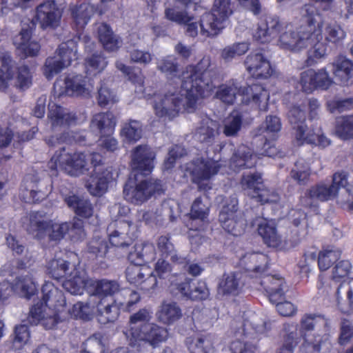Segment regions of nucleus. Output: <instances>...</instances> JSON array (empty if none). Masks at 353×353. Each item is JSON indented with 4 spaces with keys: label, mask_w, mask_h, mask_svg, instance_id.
Here are the masks:
<instances>
[{
    "label": "nucleus",
    "mask_w": 353,
    "mask_h": 353,
    "mask_svg": "<svg viewBox=\"0 0 353 353\" xmlns=\"http://www.w3.org/2000/svg\"><path fill=\"white\" fill-rule=\"evenodd\" d=\"M90 293L96 296L99 299L103 298L112 299V296L119 291V284L115 281L102 279L94 281L92 279Z\"/></svg>",
    "instance_id": "obj_33"
},
{
    "label": "nucleus",
    "mask_w": 353,
    "mask_h": 353,
    "mask_svg": "<svg viewBox=\"0 0 353 353\" xmlns=\"http://www.w3.org/2000/svg\"><path fill=\"white\" fill-rule=\"evenodd\" d=\"M254 225L258 226L259 234L262 236L265 244L273 248L280 245L281 238L272 223L270 224L266 219H258L254 221Z\"/></svg>",
    "instance_id": "obj_36"
},
{
    "label": "nucleus",
    "mask_w": 353,
    "mask_h": 353,
    "mask_svg": "<svg viewBox=\"0 0 353 353\" xmlns=\"http://www.w3.org/2000/svg\"><path fill=\"white\" fill-rule=\"evenodd\" d=\"M185 298L193 300H205L208 298L210 295L209 290L205 282L199 281L188 291Z\"/></svg>",
    "instance_id": "obj_64"
},
{
    "label": "nucleus",
    "mask_w": 353,
    "mask_h": 353,
    "mask_svg": "<svg viewBox=\"0 0 353 353\" xmlns=\"http://www.w3.org/2000/svg\"><path fill=\"white\" fill-rule=\"evenodd\" d=\"M256 163V156L252 150L245 145L240 146L231 159L230 165L233 169L250 168Z\"/></svg>",
    "instance_id": "obj_37"
},
{
    "label": "nucleus",
    "mask_w": 353,
    "mask_h": 353,
    "mask_svg": "<svg viewBox=\"0 0 353 353\" xmlns=\"http://www.w3.org/2000/svg\"><path fill=\"white\" fill-rule=\"evenodd\" d=\"M289 121L294 130V134L296 144L299 145L304 144V143H314L315 138L314 135L305 133L308 130L305 121V110L301 109L300 107L294 106L289 112Z\"/></svg>",
    "instance_id": "obj_17"
},
{
    "label": "nucleus",
    "mask_w": 353,
    "mask_h": 353,
    "mask_svg": "<svg viewBox=\"0 0 353 353\" xmlns=\"http://www.w3.org/2000/svg\"><path fill=\"white\" fill-rule=\"evenodd\" d=\"M125 274L130 283L140 286L143 290L149 291L157 287V277L147 265H130Z\"/></svg>",
    "instance_id": "obj_15"
},
{
    "label": "nucleus",
    "mask_w": 353,
    "mask_h": 353,
    "mask_svg": "<svg viewBox=\"0 0 353 353\" xmlns=\"http://www.w3.org/2000/svg\"><path fill=\"white\" fill-rule=\"evenodd\" d=\"M195 0H175L173 6L165 10V16L167 19L179 25H185L192 21L194 17L188 11L192 2Z\"/></svg>",
    "instance_id": "obj_25"
},
{
    "label": "nucleus",
    "mask_w": 353,
    "mask_h": 353,
    "mask_svg": "<svg viewBox=\"0 0 353 353\" xmlns=\"http://www.w3.org/2000/svg\"><path fill=\"white\" fill-rule=\"evenodd\" d=\"M333 72L341 83H347L353 77V63L345 57H339L333 63Z\"/></svg>",
    "instance_id": "obj_44"
},
{
    "label": "nucleus",
    "mask_w": 353,
    "mask_h": 353,
    "mask_svg": "<svg viewBox=\"0 0 353 353\" xmlns=\"http://www.w3.org/2000/svg\"><path fill=\"white\" fill-rule=\"evenodd\" d=\"M64 201L79 217L88 219L94 216L93 205L88 199L70 194L64 196Z\"/></svg>",
    "instance_id": "obj_29"
},
{
    "label": "nucleus",
    "mask_w": 353,
    "mask_h": 353,
    "mask_svg": "<svg viewBox=\"0 0 353 353\" xmlns=\"http://www.w3.org/2000/svg\"><path fill=\"white\" fill-rule=\"evenodd\" d=\"M76 40H68L60 44L56 52V57L61 60L66 67L71 64V62L77 59V45Z\"/></svg>",
    "instance_id": "obj_47"
},
{
    "label": "nucleus",
    "mask_w": 353,
    "mask_h": 353,
    "mask_svg": "<svg viewBox=\"0 0 353 353\" xmlns=\"http://www.w3.org/2000/svg\"><path fill=\"white\" fill-rule=\"evenodd\" d=\"M232 14L230 0H214L212 11L202 15L200 33L204 37L218 35L228 24Z\"/></svg>",
    "instance_id": "obj_6"
},
{
    "label": "nucleus",
    "mask_w": 353,
    "mask_h": 353,
    "mask_svg": "<svg viewBox=\"0 0 353 353\" xmlns=\"http://www.w3.org/2000/svg\"><path fill=\"white\" fill-rule=\"evenodd\" d=\"M266 331V322L265 319L255 313L251 314L249 319L243 324L244 335L254 336L255 334H263Z\"/></svg>",
    "instance_id": "obj_50"
},
{
    "label": "nucleus",
    "mask_w": 353,
    "mask_h": 353,
    "mask_svg": "<svg viewBox=\"0 0 353 353\" xmlns=\"http://www.w3.org/2000/svg\"><path fill=\"white\" fill-rule=\"evenodd\" d=\"M48 117L54 130H64L74 124L77 120L74 114L54 103L49 104Z\"/></svg>",
    "instance_id": "obj_22"
},
{
    "label": "nucleus",
    "mask_w": 353,
    "mask_h": 353,
    "mask_svg": "<svg viewBox=\"0 0 353 353\" xmlns=\"http://www.w3.org/2000/svg\"><path fill=\"white\" fill-rule=\"evenodd\" d=\"M120 134L124 142L134 143L142 137V125L137 120H130L123 125Z\"/></svg>",
    "instance_id": "obj_49"
},
{
    "label": "nucleus",
    "mask_w": 353,
    "mask_h": 353,
    "mask_svg": "<svg viewBox=\"0 0 353 353\" xmlns=\"http://www.w3.org/2000/svg\"><path fill=\"white\" fill-rule=\"evenodd\" d=\"M298 19L288 23L276 15L268 16L258 24L253 37L261 43L268 42L278 37L277 45L282 49L297 51L307 48L313 41L312 32L316 25L319 34L322 32L323 20L316 8L305 4L300 11Z\"/></svg>",
    "instance_id": "obj_2"
},
{
    "label": "nucleus",
    "mask_w": 353,
    "mask_h": 353,
    "mask_svg": "<svg viewBox=\"0 0 353 353\" xmlns=\"http://www.w3.org/2000/svg\"><path fill=\"white\" fill-rule=\"evenodd\" d=\"M116 123V119L112 113L101 112L93 116L90 128L99 135L113 134Z\"/></svg>",
    "instance_id": "obj_30"
},
{
    "label": "nucleus",
    "mask_w": 353,
    "mask_h": 353,
    "mask_svg": "<svg viewBox=\"0 0 353 353\" xmlns=\"http://www.w3.org/2000/svg\"><path fill=\"white\" fill-rule=\"evenodd\" d=\"M88 252L91 257L103 258L108 252L107 242L101 238H94L89 242Z\"/></svg>",
    "instance_id": "obj_63"
},
{
    "label": "nucleus",
    "mask_w": 353,
    "mask_h": 353,
    "mask_svg": "<svg viewBox=\"0 0 353 353\" xmlns=\"http://www.w3.org/2000/svg\"><path fill=\"white\" fill-rule=\"evenodd\" d=\"M243 188L252 198L256 196V192L263 186L261 176L259 174L244 175L241 180Z\"/></svg>",
    "instance_id": "obj_60"
},
{
    "label": "nucleus",
    "mask_w": 353,
    "mask_h": 353,
    "mask_svg": "<svg viewBox=\"0 0 353 353\" xmlns=\"http://www.w3.org/2000/svg\"><path fill=\"white\" fill-rule=\"evenodd\" d=\"M55 93L59 96L66 94L72 97H88L93 90V85L88 78L81 74H70L63 81L57 80L54 85Z\"/></svg>",
    "instance_id": "obj_10"
},
{
    "label": "nucleus",
    "mask_w": 353,
    "mask_h": 353,
    "mask_svg": "<svg viewBox=\"0 0 353 353\" xmlns=\"http://www.w3.org/2000/svg\"><path fill=\"white\" fill-rule=\"evenodd\" d=\"M63 0H48L37 8V19L42 28H55L59 25Z\"/></svg>",
    "instance_id": "obj_12"
},
{
    "label": "nucleus",
    "mask_w": 353,
    "mask_h": 353,
    "mask_svg": "<svg viewBox=\"0 0 353 353\" xmlns=\"http://www.w3.org/2000/svg\"><path fill=\"white\" fill-rule=\"evenodd\" d=\"M157 69L170 79L179 74L178 64L175 58L166 57L159 59L157 63Z\"/></svg>",
    "instance_id": "obj_59"
},
{
    "label": "nucleus",
    "mask_w": 353,
    "mask_h": 353,
    "mask_svg": "<svg viewBox=\"0 0 353 353\" xmlns=\"http://www.w3.org/2000/svg\"><path fill=\"white\" fill-rule=\"evenodd\" d=\"M248 50L249 45L248 43H235L225 47L221 51V56L225 61H230L243 55Z\"/></svg>",
    "instance_id": "obj_57"
},
{
    "label": "nucleus",
    "mask_w": 353,
    "mask_h": 353,
    "mask_svg": "<svg viewBox=\"0 0 353 353\" xmlns=\"http://www.w3.org/2000/svg\"><path fill=\"white\" fill-rule=\"evenodd\" d=\"M219 123L208 117L204 118L194 133L198 141L210 145L213 143L219 134Z\"/></svg>",
    "instance_id": "obj_31"
},
{
    "label": "nucleus",
    "mask_w": 353,
    "mask_h": 353,
    "mask_svg": "<svg viewBox=\"0 0 353 353\" xmlns=\"http://www.w3.org/2000/svg\"><path fill=\"white\" fill-rule=\"evenodd\" d=\"M28 176L26 179V187L23 190L22 196L26 202L34 203L43 200L48 195L50 190L42 184H37L33 182H28Z\"/></svg>",
    "instance_id": "obj_41"
},
{
    "label": "nucleus",
    "mask_w": 353,
    "mask_h": 353,
    "mask_svg": "<svg viewBox=\"0 0 353 353\" xmlns=\"http://www.w3.org/2000/svg\"><path fill=\"white\" fill-rule=\"evenodd\" d=\"M108 65V61L101 54H93L85 59V72L88 76L94 77L101 73Z\"/></svg>",
    "instance_id": "obj_53"
},
{
    "label": "nucleus",
    "mask_w": 353,
    "mask_h": 353,
    "mask_svg": "<svg viewBox=\"0 0 353 353\" xmlns=\"http://www.w3.org/2000/svg\"><path fill=\"white\" fill-rule=\"evenodd\" d=\"M95 313L99 323L105 325L114 322L119 317L118 305L113 299H96Z\"/></svg>",
    "instance_id": "obj_21"
},
{
    "label": "nucleus",
    "mask_w": 353,
    "mask_h": 353,
    "mask_svg": "<svg viewBox=\"0 0 353 353\" xmlns=\"http://www.w3.org/2000/svg\"><path fill=\"white\" fill-rule=\"evenodd\" d=\"M190 281L191 279L184 274H171L168 279V290L174 296L181 295L185 297L188 290L190 288Z\"/></svg>",
    "instance_id": "obj_43"
},
{
    "label": "nucleus",
    "mask_w": 353,
    "mask_h": 353,
    "mask_svg": "<svg viewBox=\"0 0 353 353\" xmlns=\"http://www.w3.org/2000/svg\"><path fill=\"white\" fill-rule=\"evenodd\" d=\"M96 31L99 41L101 43L106 51L114 52L121 47V40L113 34L112 30L107 24H97Z\"/></svg>",
    "instance_id": "obj_34"
},
{
    "label": "nucleus",
    "mask_w": 353,
    "mask_h": 353,
    "mask_svg": "<svg viewBox=\"0 0 353 353\" xmlns=\"http://www.w3.org/2000/svg\"><path fill=\"white\" fill-rule=\"evenodd\" d=\"M219 221L223 228L234 236H239L244 232L246 222L241 212L237 211L236 201H232L231 208L223 206L219 214Z\"/></svg>",
    "instance_id": "obj_14"
},
{
    "label": "nucleus",
    "mask_w": 353,
    "mask_h": 353,
    "mask_svg": "<svg viewBox=\"0 0 353 353\" xmlns=\"http://www.w3.org/2000/svg\"><path fill=\"white\" fill-rule=\"evenodd\" d=\"M42 294V301L30 311L29 321L52 329L57 323V312L65 305V299L62 292L48 281L43 285Z\"/></svg>",
    "instance_id": "obj_3"
},
{
    "label": "nucleus",
    "mask_w": 353,
    "mask_h": 353,
    "mask_svg": "<svg viewBox=\"0 0 353 353\" xmlns=\"http://www.w3.org/2000/svg\"><path fill=\"white\" fill-rule=\"evenodd\" d=\"M301 333H302V330H301ZM301 336L303 337L304 343L301 347V353H325L330 350L331 344L327 337L322 341L316 339L315 342H312L307 339L305 334H301Z\"/></svg>",
    "instance_id": "obj_55"
},
{
    "label": "nucleus",
    "mask_w": 353,
    "mask_h": 353,
    "mask_svg": "<svg viewBox=\"0 0 353 353\" xmlns=\"http://www.w3.org/2000/svg\"><path fill=\"white\" fill-rule=\"evenodd\" d=\"M154 159L155 154L150 147L138 145L132 152V169L145 174L150 173L154 167Z\"/></svg>",
    "instance_id": "obj_18"
},
{
    "label": "nucleus",
    "mask_w": 353,
    "mask_h": 353,
    "mask_svg": "<svg viewBox=\"0 0 353 353\" xmlns=\"http://www.w3.org/2000/svg\"><path fill=\"white\" fill-rule=\"evenodd\" d=\"M130 224L127 221H117L108 228L110 243L116 247L128 245L132 239L129 234Z\"/></svg>",
    "instance_id": "obj_24"
},
{
    "label": "nucleus",
    "mask_w": 353,
    "mask_h": 353,
    "mask_svg": "<svg viewBox=\"0 0 353 353\" xmlns=\"http://www.w3.org/2000/svg\"><path fill=\"white\" fill-rule=\"evenodd\" d=\"M0 91H4L11 84V80L14 79L15 63L8 52L0 54Z\"/></svg>",
    "instance_id": "obj_35"
},
{
    "label": "nucleus",
    "mask_w": 353,
    "mask_h": 353,
    "mask_svg": "<svg viewBox=\"0 0 353 353\" xmlns=\"http://www.w3.org/2000/svg\"><path fill=\"white\" fill-rule=\"evenodd\" d=\"M49 167L51 169L63 170L72 176H80L88 170L84 153H72L67 151L65 148L55 152L49 163Z\"/></svg>",
    "instance_id": "obj_8"
},
{
    "label": "nucleus",
    "mask_w": 353,
    "mask_h": 353,
    "mask_svg": "<svg viewBox=\"0 0 353 353\" xmlns=\"http://www.w3.org/2000/svg\"><path fill=\"white\" fill-rule=\"evenodd\" d=\"M260 283L268 294L272 303L280 301L287 290L285 281L281 277L268 275L263 278Z\"/></svg>",
    "instance_id": "obj_28"
},
{
    "label": "nucleus",
    "mask_w": 353,
    "mask_h": 353,
    "mask_svg": "<svg viewBox=\"0 0 353 353\" xmlns=\"http://www.w3.org/2000/svg\"><path fill=\"white\" fill-rule=\"evenodd\" d=\"M163 191V187L161 181L153 178H139L134 175L130 177L125 183L123 194L127 201L134 204H141L155 193Z\"/></svg>",
    "instance_id": "obj_7"
},
{
    "label": "nucleus",
    "mask_w": 353,
    "mask_h": 353,
    "mask_svg": "<svg viewBox=\"0 0 353 353\" xmlns=\"http://www.w3.org/2000/svg\"><path fill=\"white\" fill-rule=\"evenodd\" d=\"M301 330L310 331L314 329L327 331V320L321 315L306 314L301 319Z\"/></svg>",
    "instance_id": "obj_56"
},
{
    "label": "nucleus",
    "mask_w": 353,
    "mask_h": 353,
    "mask_svg": "<svg viewBox=\"0 0 353 353\" xmlns=\"http://www.w3.org/2000/svg\"><path fill=\"white\" fill-rule=\"evenodd\" d=\"M245 65L249 73L256 79H266L272 72L269 61L259 52L249 54Z\"/></svg>",
    "instance_id": "obj_23"
},
{
    "label": "nucleus",
    "mask_w": 353,
    "mask_h": 353,
    "mask_svg": "<svg viewBox=\"0 0 353 353\" xmlns=\"http://www.w3.org/2000/svg\"><path fill=\"white\" fill-rule=\"evenodd\" d=\"M332 199L336 200V196L329 184L318 183L307 190L305 196L301 199L302 205L307 208L316 207L319 202Z\"/></svg>",
    "instance_id": "obj_16"
},
{
    "label": "nucleus",
    "mask_w": 353,
    "mask_h": 353,
    "mask_svg": "<svg viewBox=\"0 0 353 353\" xmlns=\"http://www.w3.org/2000/svg\"><path fill=\"white\" fill-rule=\"evenodd\" d=\"M242 118L238 112H232L223 122V134L226 137L236 136L241 128Z\"/></svg>",
    "instance_id": "obj_58"
},
{
    "label": "nucleus",
    "mask_w": 353,
    "mask_h": 353,
    "mask_svg": "<svg viewBox=\"0 0 353 353\" xmlns=\"http://www.w3.org/2000/svg\"><path fill=\"white\" fill-rule=\"evenodd\" d=\"M26 230L34 238L42 239L46 234L53 241L61 239L68 232L72 239H81L85 236L83 221L78 218L72 223H54L39 212H32Z\"/></svg>",
    "instance_id": "obj_4"
},
{
    "label": "nucleus",
    "mask_w": 353,
    "mask_h": 353,
    "mask_svg": "<svg viewBox=\"0 0 353 353\" xmlns=\"http://www.w3.org/2000/svg\"><path fill=\"white\" fill-rule=\"evenodd\" d=\"M152 319V312L147 309H141L132 314L129 321L128 327L123 331L127 340L134 333L139 332L145 323H149Z\"/></svg>",
    "instance_id": "obj_38"
},
{
    "label": "nucleus",
    "mask_w": 353,
    "mask_h": 353,
    "mask_svg": "<svg viewBox=\"0 0 353 353\" xmlns=\"http://www.w3.org/2000/svg\"><path fill=\"white\" fill-rule=\"evenodd\" d=\"M75 268L64 259H54L49 262L48 271L52 278L58 280L68 276L73 270V268Z\"/></svg>",
    "instance_id": "obj_51"
},
{
    "label": "nucleus",
    "mask_w": 353,
    "mask_h": 353,
    "mask_svg": "<svg viewBox=\"0 0 353 353\" xmlns=\"http://www.w3.org/2000/svg\"><path fill=\"white\" fill-rule=\"evenodd\" d=\"M14 291L30 299L37 291V283L31 273L18 276L14 281Z\"/></svg>",
    "instance_id": "obj_39"
},
{
    "label": "nucleus",
    "mask_w": 353,
    "mask_h": 353,
    "mask_svg": "<svg viewBox=\"0 0 353 353\" xmlns=\"http://www.w3.org/2000/svg\"><path fill=\"white\" fill-rule=\"evenodd\" d=\"M268 262V256L259 252L246 254L241 259V263L246 265L248 271L259 273L266 270Z\"/></svg>",
    "instance_id": "obj_45"
},
{
    "label": "nucleus",
    "mask_w": 353,
    "mask_h": 353,
    "mask_svg": "<svg viewBox=\"0 0 353 353\" xmlns=\"http://www.w3.org/2000/svg\"><path fill=\"white\" fill-rule=\"evenodd\" d=\"M15 74L14 79L11 80V84L20 90L28 89L32 82V74L29 68L26 65L17 67L15 65Z\"/></svg>",
    "instance_id": "obj_52"
},
{
    "label": "nucleus",
    "mask_w": 353,
    "mask_h": 353,
    "mask_svg": "<svg viewBox=\"0 0 353 353\" xmlns=\"http://www.w3.org/2000/svg\"><path fill=\"white\" fill-rule=\"evenodd\" d=\"M238 94H242L243 102L250 101L261 111H266L269 92L262 85L254 84L241 88L234 81H230L218 87L216 97L225 104H233Z\"/></svg>",
    "instance_id": "obj_5"
},
{
    "label": "nucleus",
    "mask_w": 353,
    "mask_h": 353,
    "mask_svg": "<svg viewBox=\"0 0 353 353\" xmlns=\"http://www.w3.org/2000/svg\"><path fill=\"white\" fill-rule=\"evenodd\" d=\"M167 336L168 331L165 328L154 323H145L141 330L134 333L128 341L132 347L139 346V343L143 341L155 347L164 341Z\"/></svg>",
    "instance_id": "obj_11"
},
{
    "label": "nucleus",
    "mask_w": 353,
    "mask_h": 353,
    "mask_svg": "<svg viewBox=\"0 0 353 353\" xmlns=\"http://www.w3.org/2000/svg\"><path fill=\"white\" fill-rule=\"evenodd\" d=\"M241 283L240 274L237 273H230L224 274L219 284L218 293L219 294H233L239 293Z\"/></svg>",
    "instance_id": "obj_46"
},
{
    "label": "nucleus",
    "mask_w": 353,
    "mask_h": 353,
    "mask_svg": "<svg viewBox=\"0 0 353 353\" xmlns=\"http://www.w3.org/2000/svg\"><path fill=\"white\" fill-rule=\"evenodd\" d=\"M96 296L90 295L86 303L77 302L74 304L70 313L77 319H90L95 314Z\"/></svg>",
    "instance_id": "obj_42"
},
{
    "label": "nucleus",
    "mask_w": 353,
    "mask_h": 353,
    "mask_svg": "<svg viewBox=\"0 0 353 353\" xmlns=\"http://www.w3.org/2000/svg\"><path fill=\"white\" fill-rule=\"evenodd\" d=\"M64 68H66V66L58 59V57L54 55L48 57L46 60L43 68V72L48 79H50L59 73Z\"/></svg>",
    "instance_id": "obj_62"
},
{
    "label": "nucleus",
    "mask_w": 353,
    "mask_h": 353,
    "mask_svg": "<svg viewBox=\"0 0 353 353\" xmlns=\"http://www.w3.org/2000/svg\"><path fill=\"white\" fill-rule=\"evenodd\" d=\"M341 256V251L338 249H325L319 255V266L321 270H327L330 265Z\"/></svg>",
    "instance_id": "obj_61"
},
{
    "label": "nucleus",
    "mask_w": 353,
    "mask_h": 353,
    "mask_svg": "<svg viewBox=\"0 0 353 353\" xmlns=\"http://www.w3.org/2000/svg\"><path fill=\"white\" fill-rule=\"evenodd\" d=\"M32 29V27L23 28L14 39V44L25 57L37 56L40 50V45L31 39Z\"/></svg>",
    "instance_id": "obj_26"
},
{
    "label": "nucleus",
    "mask_w": 353,
    "mask_h": 353,
    "mask_svg": "<svg viewBox=\"0 0 353 353\" xmlns=\"http://www.w3.org/2000/svg\"><path fill=\"white\" fill-rule=\"evenodd\" d=\"M113 179L111 168H94L86 182V188L93 196H101L108 190L109 183Z\"/></svg>",
    "instance_id": "obj_19"
},
{
    "label": "nucleus",
    "mask_w": 353,
    "mask_h": 353,
    "mask_svg": "<svg viewBox=\"0 0 353 353\" xmlns=\"http://www.w3.org/2000/svg\"><path fill=\"white\" fill-rule=\"evenodd\" d=\"M185 344L190 353H210L213 349L212 338L210 335L188 337Z\"/></svg>",
    "instance_id": "obj_40"
},
{
    "label": "nucleus",
    "mask_w": 353,
    "mask_h": 353,
    "mask_svg": "<svg viewBox=\"0 0 353 353\" xmlns=\"http://www.w3.org/2000/svg\"><path fill=\"white\" fill-rule=\"evenodd\" d=\"M118 292L114 300L119 307L123 311H130L140 300L139 294L133 290L125 288Z\"/></svg>",
    "instance_id": "obj_48"
},
{
    "label": "nucleus",
    "mask_w": 353,
    "mask_h": 353,
    "mask_svg": "<svg viewBox=\"0 0 353 353\" xmlns=\"http://www.w3.org/2000/svg\"><path fill=\"white\" fill-rule=\"evenodd\" d=\"M63 283V288L72 294H81L84 289L90 292L92 279H89L86 272L79 268H73Z\"/></svg>",
    "instance_id": "obj_20"
},
{
    "label": "nucleus",
    "mask_w": 353,
    "mask_h": 353,
    "mask_svg": "<svg viewBox=\"0 0 353 353\" xmlns=\"http://www.w3.org/2000/svg\"><path fill=\"white\" fill-rule=\"evenodd\" d=\"M210 57H203L196 66L190 65L181 75V87L165 94H154L152 106L159 118L172 120L182 110L191 112L196 108L199 98L210 94L214 85L210 75Z\"/></svg>",
    "instance_id": "obj_1"
},
{
    "label": "nucleus",
    "mask_w": 353,
    "mask_h": 353,
    "mask_svg": "<svg viewBox=\"0 0 353 353\" xmlns=\"http://www.w3.org/2000/svg\"><path fill=\"white\" fill-rule=\"evenodd\" d=\"M335 133L343 140L353 139V115L338 117L336 121Z\"/></svg>",
    "instance_id": "obj_54"
},
{
    "label": "nucleus",
    "mask_w": 353,
    "mask_h": 353,
    "mask_svg": "<svg viewBox=\"0 0 353 353\" xmlns=\"http://www.w3.org/2000/svg\"><path fill=\"white\" fill-rule=\"evenodd\" d=\"M219 168L220 164L216 161L198 158L187 164L185 171L190 174L192 181L199 185V189L205 190L210 187L205 182L216 174Z\"/></svg>",
    "instance_id": "obj_9"
},
{
    "label": "nucleus",
    "mask_w": 353,
    "mask_h": 353,
    "mask_svg": "<svg viewBox=\"0 0 353 353\" xmlns=\"http://www.w3.org/2000/svg\"><path fill=\"white\" fill-rule=\"evenodd\" d=\"M70 10L74 27L82 30L95 14L96 8L90 3H82L70 6Z\"/></svg>",
    "instance_id": "obj_27"
},
{
    "label": "nucleus",
    "mask_w": 353,
    "mask_h": 353,
    "mask_svg": "<svg viewBox=\"0 0 353 353\" xmlns=\"http://www.w3.org/2000/svg\"><path fill=\"white\" fill-rule=\"evenodd\" d=\"M183 316L182 310L174 301H163L157 312L158 320L165 325H171Z\"/></svg>",
    "instance_id": "obj_32"
},
{
    "label": "nucleus",
    "mask_w": 353,
    "mask_h": 353,
    "mask_svg": "<svg viewBox=\"0 0 353 353\" xmlns=\"http://www.w3.org/2000/svg\"><path fill=\"white\" fill-rule=\"evenodd\" d=\"M336 196V203L345 209L353 210V185L348 183L347 174L337 172L332 176L330 185Z\"/></svg>",
    "instance_id": "obj_13"
}]
</instances>
